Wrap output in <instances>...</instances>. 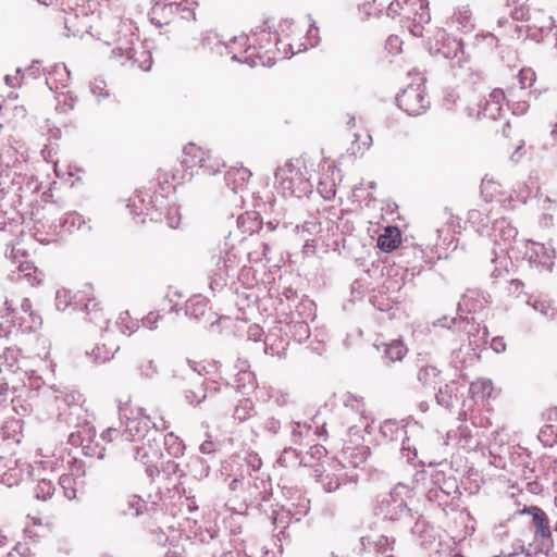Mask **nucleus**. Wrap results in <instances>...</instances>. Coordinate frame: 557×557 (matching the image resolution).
<instances>
[{
	"instance_id": "nucleus-1",
	"label": "nucleus",
	"mask_w": 557,
	"mask_h": 557,
	"mask_svg": "<svg viewBox=\"0 0 557 557\" xmlns=\"http://www.w3.org/2000/svg\"><path fill=\"white\" fill-rule=\"evenodd\" d=\"M30 393L34 396L53 395L54 401L58 406V418L60 421L66 423L69 426H74V431L69 435V443L75 447H82L84 454L87 456L96 455L92 448V443L96 438V430L88 420L87 410L83 407V395L75 391L53 389L51 386H42L38 381L30 383ZM104 448L97 453L99 459L103 458Z\"/></svg>"
},
{
	"instance_id": "nucleus-2",
	"label": "nucleus",
	"mask_w": 557,
	"mask_h": 557,
	"mask_svg": "<svg viewBox=\"0 0 557 557\" xmlns=\"http://www.w3.org/2000/svg\"><path fill=\"white\" fill-rule=\"evenodd\" d=\"M423 81L424 78L421 74L416 72L413 82L396 97L398 108L410 116L421 115L430 108V101L424 92Z\"/></svg>"
},
{
	"instance_id": "nucleus-3",
	"label": "nucleus",
	"mask_w": 557,
	"mask_h": 557,
	"mask_svg": "<svg viewBox=\"0 0 557 557\" xmlns=\"http://www.w3.org/2000/svg\"><path fill=\"white\" fill-rule=\"evenodd\" d=\"M272 484L264 474L249 473L243 500L247 508L268 513L267 506L272 502Z\"/></svg>"
},
{
	"instance_id": "nucleus-4",
	"label": "nucleus",
	"mask_w": 557,
	"mask_h": 557,
	"mask_svg": "<svg viewBox=\"0 0 557 557\" xmlns=\"http://www.w3.org/2000/svg\"><path fill=\"white\" fill-rule=\"evenodd\" d=\"M527 1L528 0H506V5L512 8L509 14L516 21H525L529 29L539 30L542 34V38H544V36L553 29V17L540 10L531 12L524 5Z\"/></svg>"
},
{
	"instance_id": "nucleus-5",
	"label": "nucleus",
	"mask_w": 557,
	"mask_h": 557,
	"mask_svg": "<svg viewBox=\"0 0 557 557\" xmlns=\"http://www.w3.org/2000/svg\"><path fill=\"white\" fill-rule=\"evenodd\" d=\"M113 58H125L121 62L122 65H125L127 62L132 67H137L143 71H149L152 65V58L150 51L144 48L143 45L129 46L128 44L124 46H117L112 50Z\"/></svg>"
},
{
	"instance_id": "nucleus-6",
	"label": "nucleus",
	"mask_w": 557,
	"mask_h": 557,
	"mask_svg": "<svg viewBox=\"0 0 557 557\" xmlns=\"http://www.w3.org/2000/svg\"><path fill=\"white\" fill-rule=\"evenodd\" d=\"M380 510L384 518L389 521L407 520L411 517V510L407 503L400 497L398 487L389 493L380 505Z\"/></svg>"
},
{
	"instance_id": "nucleus-7",
	"label": "nucleus",
	"mask_w": 557,
	"mask_h": 557,
	"mask_svg": "<svg viewBox=\"0 0 557 557\" xmlns=\"http://www.w3.org/2000/svg\"><path fill=\"white\" fill-rule=\"evenodd\" d=\"M522 513L531 516V527L534 530L535 537L541 540L543 547H549L554 540L546 512L537 506H530L524 507Z\"/></svg>"
},
{
	"instance_id": "nucleus-8",
	"label": "nucleus",
	"mask_w": 557,
	"mask_h": 557,
	"mask_svg": "<svg viewBox=\"0 0 557 557\" xmlns=\"http://www.w3.org/2000/svg\"><path fill=\"white\" fill-rule=\"evenodd\" d=\"M381 435L389 443L407 440V434H420L421 426L418 423H403L388 419L380 425Z\"/></svg>"
},
{
	"instance_id": "nucleus-9",
	"label": "nucleus",
	"mask_w": 557,
	"mask_h": 557,
	"mask_svg": "<svg viewBox=\"0 0 557 557\" xmlns=\"http://www.w3.org/2000/svg\"><path fill=\"white\" fill-rule=\"evenodd\" d=\"M156 422L147 416L128 418L126 421L125 431L121 436L131 442H139L145 440V436L154 429Z\"/></svg>"
},
{
	"instance_id": "nucleus-10",
	"label": "nucleus",
	"mask_w": 557,
	"mask_h": 557,
	"mask_svg": "<svg viewBox=\"0 0 557 557\" xmlns=\"http://www.w3.org/2000/svg\"><path fill=\"white\" fill-rule=\"evenodd\" d=\"M185 152L187 156L193 154L194 164H199V170L205 174H215L220 168L224 165L220 160L212 158L209 153L202 151L201 148L194 144L186 146Z\"/></svg>"
},
{
	"instance_id": "nucleus-11",
	"label": "nucleus",
	"mask_w": 557,
	"mask_h": 557,
	"mask_svg": "<svg viewBox=\"0 0 557 557\" xmlns=\"http://www.w3.org/2000/svg\"><path fill=\"white\" fill-rule=\"evenodd\" d=\"M554 249L544 244H532L529 252V261L532 265L541 270H552L554 264Z\"/></svg>"
},
{
	"instance_id": "nucleus-12",
	"label": "nucleus",
	"mask_w": 557,
	"mask_h": 557,
	"mask_svg": "<svg viewBox=\"0 0 557 557\" xmlns=\"http://www.w3.org/2000/svg\"><path fill=\"white\" fill-rule=\"evenodd\" d=\"M494 242L500 246L502 251L509 249L511 242L517 237L518 231L505 219L496 221L494 224Z\"/></svg>"
},
{
	"instance_id": "nucleus-13",
	"label": "nucleus",
	"mask_w": 557,
	"mask_h": 557,
	"mask_svg": "<svg viewBox=\"0 0 557 557\" xmlns=\"http://www.w3.org/2000/svg\"><path fill=\"white\" fill-rule=\"evenodd\" d=\"M315 480L322 486L323 491L326 493H332L338 490V487L344 483V479H349L351 482H357V475H347V474H336L333 472H319L315 471Z\"/></svg>"
},
{
	"instance_id": "nucleus-14",
	"label": "nucleus",
	"mask_w": 557,
	"mask_h": 557,
	"mask_svg": "<svg viewBox=\"0 0 557 557\" xmlns=\"http://www.w3.org/2000/svg\"><path fill=\"white\" fill-rule=\"evenodd\" d=\"M132 451L134 459L146 466L149 475L157 471L154 463L162 457V453H158L156 448L147 449L146 446L140 445L133 446Z\"/></svg>"
},
{
	"instance_id": "nucleus-15",
	"label": "nucleus",
	"mask_w": 557,
	"mask_h": 557,
	"mask_svg": "<svg viewBox=\"0 0 557 557\" xmlns=\"http://www.w3.org/2000/svg\"><path fill=\"white\" fill-rule=\"evenodd\" d=\"M251 175L247 168L233 166L225 173V183L236 194L244 189Z\"/></svg>"
},
{
	"instance_id": "nucleus-16",
	"label": "nucleus",
	"mask_w": 557,
	"mask_h": 557,
	"mask_svg": "<svg viewBox=\"0 0 557 557\" xmlns=\"http://www.w3.org/2000/svg\"><path fill=\"white\" fill-rule=\"evenodd\" d=\"M463 387L458 381H450L444 386H441L435 395L436 401L440 406L450 408L458 400L460 389Z\"/></svg>"
},
{
	"instance_id": "nucleus-17",
	"label": "nucleus",
	"mask_w": 557,
	"mask_h": 557,
	"mask_svg": "<svg viewBox=\"0 0 557 557\" xmlns=\"http://www.w3.org/2000/svg\"><path fill=\"white\" fill-rule=\"evenodd\" d=\"M450 25L463 33H469L473 29L472 11L468 4L460 5L454 11L450 17Z\"/></svg>"
},
{
	"instance_id": "nucleus-18",
	"label": "nucleus",
	"mask_w": 557,
	"mask_h": 557,
	"mask_svg": "<svg viewBox=\"0 0 557 557\" xmlns=\"http://www.w3.org/2000/svg\"><path fill=\"white\" fill-rule=\"evenodd\" d=\"M182 169H174L172 173V180L176 184H181L185 181L191 180V177L198 173L199 164H194L193 154H186L185 148L183 149V159L181 160Z\"/></svg>"
},
{
	"instance_id": "nucleus-19",
	"label": "nucleus",
	"mask_w": 557,
	"mask_h": 557,
	"mask_svg": "<svg viewBox=\"0 0 557 557\" xmlns=\"http://www.w3.org/2000/svg\"><path fill=\"white\" fill-rule=\"evenodd\" d=\"M268 513H264L276 528H286L289 523L296 522L290 509L284 505H273L272 502L267 506Z\"/></svg>"
},
{
	"instance_id": "nucleus-20",
	"label": "nucleus",
	"mask_w": 557,
	"mask_h": 557,
	"mask_svg": "<svg viewBox=\"0 0 557 557\" xmlns=\"http://www.w3.org/2000/svg\"><path fill=\"white\" fill-rule=\"evenodd\" d=\"M394 540L389 541L385 535H377L375 539L372 536H362L360 539L362 550H374L376 554L382 555L393 549L392 544H394Z\"/></svg>"
},
{
	"instance_id": "nucleus-21",
	"label": "nucleus",
	"mask_w": 557,
	"mask_h": 557,
	"mask_svg": "<svg viewBox=\"0 0 557 557\" xmlns=\"http://www.w3.org/2000/svg\"><path fill=\"white\" fill-rule=\"evenodd\" d=\"M383 358L387 363H394L403 360L408 349L401 339H393L389 343H383Z\"/></svg>"
},
{
	"instance_id": "nucleus-22",
	"label": "nucleus",
	"mask_w": 557,
	"mask_h": 557,
	"mask_svg": "<svg viewBox=\"0 0 557 557\" xmlns=\"http://www.w3.org/2000/svg\"><path fill=\"white\" fill-rule=\"evenodd\" d=\"M277 463L286 468H297L300 466L307 467L310 465L306 456L300 455L297 449L292 447L283 449L277 458Z\"/></svg>"
},
{
	"instance_id": "nucleus-23",
	"label": "nucleus",
	"mask_w": 557,
	"mask_h": 557,
	"mask_svg": "<svg viewBox=\"0 0 557 557\" xmlns=\"http://www.w3.org/2000/svg\"><path fill=\"white\" fill-rule=\"evenodd\" d=\"M463 42L461 39H448L447 44H444L442 48L437 50V53L445 59L457 60L460 65L466 60L463 52Z\"/></svg>"
},
{
	"instance_id": "nucleus-24",
	"label": "nucleus",
	"mask_w": 557,
	"mask_h": 557,
	"mask_svg": "<svg viewBox=\"0 0 557 557\" xmlns=\"http://www.w3.org/2000/svg\"><path fill=\"white\" fill-rule=\"evenodd\" d=\"M400 243V232L395 226H387L383 234L377 237V247L385 252H391Z\"/></svg>"
},
{
	"instance_id": "nucleus-25",
	"label": "nucleus",
	"mask_w": 557,
	"mask_h": 557,
	"mask_svg": "<svg viewBox=\"0 0 557 557\" xmlns=\"http://www.w3.org/2000/svg\"><path fill=\"white\" fill-rule=\"evenodd\" d=\"M541 95V91L539 90H529V91H521V95L517 100H508V103H510L512 113L516 115H522L527 113L529 110L531 102L533 100H537L539 96Z\"/></svg>"
},
{
	"instance_id": "nucleus-26",
	"label": "nucleus",
	"mask_w": 557,
	"mask_h": 557,
	"mask_svg": "<svg viewBox=\"0 0 557 557\" xmlns=\"http://www.w3.org/2000/svg\"><path fill=\"white\" fill-rule=\"evenodd\" d=\"M366 461V454L363 451H356L355 449H348L343 451L341 459L333 466L334 470L345 469L348 467L357 468L359 465Z\"/></svg>"
},
{
	"instance_id": "nucleus-27",
	"label": "nucleus",
	"mask_w": 557,
	"mask_h": 557,
	"mask_svg": "<svg viewBox=\"0 0 557 557\" xmlns=\"http://www.w3.org/2000/svg\"><path fill=\"white\" fill-rule=\"evenodd\" d=\"M215 267L216 269L213 270V273L209 276V285L212 292L221 290L224 286H226V278L228 276L227 264L224 259L219 257Z\"/></svg>"
},
{
	"instance_id": "nucleus-28",
	"label": "nucleus",
	"mask_w": 557,
	"mask_h": 557,
	"mask_svg": "<svg viewBox=\"0 0 557 557\" xmlns=\"http://www.w3.org/2000/svg\"><path fill=\"white\" fill-rule=\"evenodd\" d=\"M419 434H407V440H404L400 442V454L401 457L406 459V461L412 466H417L418 463H421V461H418V449H417V436Z\"/></svg>"
},
{
	"instance_id": "nucleus-29",
	"label": "nucleus",
	"mask_w": 557,
	"mask_h": 557,
	"mask_svg": "<svg viewBox=\"0 0 557 557\" xmlns=\"http://www.w3.org/2000/svg\"><path fill=\"white\" fill-rule=\"evenodd\" d=\"M166 429L165 421L161 420L160 424H154V429L150 431L145 440H141L140 446H146L147 449L156 448L158 453H162L163 433L162 430Z\"/></svg>"
},
{
	"instance_id": "nucleus-30",
	"label": "nucleus",
	"mask_w": 557,
	"mask_h": 557,
	"mask_svg": "<svg viewBox=\"0 0 557 557\" xmlns=\"http://www.w3.org/2000/svg\"><path fill=\"white\" fill-rule=\"evenodd\" d=\"M285 334L297 343H302L310 336V329L305 321H290L285 326Z\"/></svg>"
},
{
	"instance_id": "nucleus-31",
	"label": "nucleus",
	"mask_w": 557,
	"mask_h": 557,
	"mask_svg": "<svg viewBox=\"0 0 557 557\" xmlns=\"http://www.w3.org/2000/svg\"><path fill=\"white\" fill-rule=\"evenodd\" d=\"M482 308L483 302L480 299V293L475 290H468L458 302V311L460 312H476Z\"/></svg>"
},
{
	"instance_id": "nucleus-32",
	"label": "nucleus",
	"mask_w": 557,
	"mask_h": 557,
	"mask_svg": "<svg viewBox=\"0 0 557 557\" xmlns=\"http://www.w3.org/2000/svg\"><path fill=\"white\" fill-rule=\"evenodd\" d=\"M419 10L414 11L412 15V20L414 23V28L412 33L414 36H423L422 34V25L428 24L431 21V15L429 11V4L424 0H418Z\"/></svg>"
},
{
	"instance_id": "nucleus-33",
	"label": "nucleus",
	"mask_w": 557,
	"mask_h": 557,
	"mask_svg": "<svg viewBox=\"0 0 557 557\" xmlns=\"http://www.w3.org/2000/svg\"><path fill=\"white\" fill-rule=\"evenodd\" d=\"M493 392V384L492 381L486 379H480L474 382H472L469 386V393L471 397L478 401V400H484L485 398L490 397Z\"/></svg>"
},
{
	"instance_id": "nucleus-34",
	"label": "nucleus",
	"mask_w": 557,
	"mask_h": 557,
	"mask_svg": "<svg viewBox=\"0 0 557 557\" xmlns=\"http://www.w3.org/2000/svg\"><path fill=\"white\" fill-rule=\"evenodd\" d=\"M284 506L290 509V512L294 515V520L298 522L309 512L310 500L299 494L295 502L288 500Z\"/></svg>"
},
{
	"instance_id": "nucleus-35",
	"label": "nucleus",
	"mask_w": 557,
	"mask_h": 557,
	"mask_svg": "<svg viewBox=\"0 0 557 557\" xmlns=\"http://www.w3.org/2000/svg\"><path fill=\"white\" fill-rule=\"evenodd\" d=\"M208 302L199 297L188 299L185 307V314L191 319L200 320L207 312Z\"/></svg>"
},
{
	"instance_id": "nucleus-36",
	"label": "nucleus",
	"mask_w": 557,
	"mask_h": 557,
	"mask_svg": "<svg viewBox=\"0 0 557 557\" xmlns=\"http://www.w3.org/2000/svg\"><path fill=\"white\" fill-rule=\"evenodd\" d=\"M200 382L195 386V388H187L184 391V398L186 403L190 406H198L203 403L207 398V389L205 387V382L200 380L199 375H195Z\"/></svg>"
},
{
	"instance_id": "nucleus-37",
	"label": "nucleus",
	"mask_w": 557,
	"mask_h": 557,
	"mask_svg": "<svg viewBox=\"0 0 557 557\" xmlns=\"http://www.w3.org/2000/svg\"><path fill=\"white\" fill-rule=\"evenodd\" d=\"M257 413L252 400L245 398L238 401L234 409V419L238 422H245L248 419L255 417Z\"/></svg>"
},
{
	"instance_id": "nucleus-38",
	"label": "nucleus",
	"mask_w": 557,
	"mask_h": 557,
	"mask_svg": "<svg viewBox=\"0 0 557 557\" xmlns=\"http://www.w3.org/2000/svg\"><path fill=\"white\" fill-rule=\"evenodd\" d=\"M98 306V302L94 299H88V301L84 304V310L86 311L89 321L101 327L102 324L108 323V320L106 319L102 309Z\"/></svg>"
},
{
	"instance_id": "nucleus-39",
	"label": "nucleus",
	"mask_w": 557,
	"mask_h": 557,
	"mask_svg": "<svg viewBox=\"0 0 557 557\" xmlns=\"http://www.w3.org/2000/svg\"><path fill=\"white\" fill-rule=\"evenodd\" d=\"M55 492V485L53 484L51 479L42 478L40 479L36 486L34 487V495L39 500H48L50 499Z\"/></svg>"
},
{
	"instance_id": "nucleus-40",
	"label": "nucleus",
	"mask_w": 557,
	"mask_h": 557,
	"mask_svg": "<svg viewBox=\"0 0 557 557\" xmlns=\"http://www.w3.org/2000/svg\"><path fill=\"white\" fill-rule=\"evenodd\" d=\"M165 4L157 3L152 8L151 12V21L157 22L159 25L170 24L177 17V13L175 10H165Z\"/></svg>"
},
{
	"instance_id": "nucleus-41",
	"label": "nucleus",
	"mask_w": 557,
	"mask_h": 557,
	"mask_svg": "<svg viewBox=\"0 0 557 557\" xmlns=\"http://www.w3.org/2000/svg\"><path fill=\"white\" fill-rule=\"evenodd\" d=\"M85 223L83 216L77 212H67L64 218L60 220V226L64 232L72 233L79 230Z\"/></svg>"
},
{
	"instance_id": "nucleus-42",
	"label": "nucleus",
	"mask_w": 557,
	"mask_h": 557,
	"mask_svg": "<svg viewBox=\"0 0 557 557\" xmlns=\"http://www.w3.org/2000/svg\"><path fill=\"white\" fill-rule=\"evenodd\" d=\"M440 371L433 366H424L417 373L418 381L423 386H432L437 383Z\"/></svg>"
},
{
	"instance_id": "nucleus-43",
	"label": "nucleus",
	"mask_w": 557,
	"mask_h": 557,
	"mask_svg": "<svg viewBox=\"0 0 557 557\" xmlns=\"http://www.w3.org/2000/svg\"><path fill=\"white\" fill-rule=\"evenodd\" d=\"M162 445L169 451L171 456L178 457L183 455L184 445L183 442L175 436L173 433L163 434Z\"/></svg>"
},
{
	"instance_id": "nucleus-44",
	"label": "nucleus",
	"mask_w": 557,
	"mask_h": 557,
	"mask_svg": "<svg viewBox=\"0 0 557 557\" xmlns=\"http://www.w3.org/2000/svg\"><path fill=\"white\" fill-rule=\"evenodd\" d=\"M116 324L120 329V331L123 334H127L128 336L138 330L139 327V321L133 320L128 313V311H124L120 313L119 319L116 321Z\"/></svg>"
},
{
	"instance_id": "nucleus-45",
	"label": "nucleus",
	"mask_w": 557,
	"mask_h": 557,
	"mask_svg": "<svg viewBox=\"0 0 557 557\" xmlns=\"http://www.w3.org/2000/svg\"><path fill=\"white\" fill-rule=\"evenodd\" d=\"M59 486L69 500L76 498V479L72 474H62L59 478Z\"/></svg>"
},
{
	"instance_id": "nucleus-46",
	"label": "nucleus",
	"mask_w": 557,
	"mask_h": 557,
	"mask_svg": "<svg viewBox=\"0 0 557 557\" xmlns=\"http://www.w3.org/2000/svg\"><path fill=\"white\" fill-rule=\"evenodd\" d=\"M164 9L165 10H175V12L177 13V17H180L181 20L189 21V20L195 18L194 10L188 8L183 2L173 1V2L165 3Z\"/></svg>"
},
{
	"instance_id": "nucleus-47",
	"label": "nucleus",
	"mask_w": 557,
	"mask_h": 557,
	"mask_svg": "<svg viewBox=\"0 0 557 557\" xmlns=\"http://www.w3.org/2000/svg\"><path fill=\"white\" fill-rule=\"evenodd\" d=\"M527 302L545 318H552L554 315V308L547 300L530 297Z\"/></svg>"
},
{
	"instance_id": "nucleus-48",
	"label": "nucleus",
	"mask_w": 557,
	"mask_h": 557,
	"mask_svg": "<svg viewBox=\"0 0 557 557\" xmlns=\"http://www.w3.org/2000/svg\"><path fill=\"white\" fill-rule=\"evenodd\" d=\"M518 79L520 84V90L527 91V88L533 86L534 82L536 81V75L531 67H524L520 70L518 74Z\"/></svg>"
},
{
	"instance_id": "nucleus-49",
	"label": "nucleus",
	"mask_w": 557,
	"mask_h": 557,
	"mask_svg": "<svg viewBox=\"0 0 557 557\" xmlns=\"http://www.w3.org/2000/svg\"><path fill=\"white\" fill-rule=\"evenodd\" d=\"M52 75L61 76L60 82H61L62 87H65L67 85V82L70 78V71H67V69L64 64L55 65L53 73L50 74V76L46 78V84L48 85V87L51 90L53 89V84L51 83ZM54 88H58V86H54Z\"/></svg>"
},
{
	"instance_id": "nucleus-50",
	"label": "nucleus",
	"mask_w": 557,
	"mask_h": 557,
	"mask_svg": "<svg viewBox=\"0 0 557 557\" xmlns=\"http://www.w3.org/2000/svg\"><path fill=\"white\" fill-rule=\"evenodd\" d=\"M69 306H74V308H76L77 301L72 302V298L69 290H58L55 295L57 309L60 311H64Z\"/></svg>"
},
{
	"instance_id": "nucleus-51",
	"label": "nucleus",
	"mask_w": 557,
	"mask_h": 557,
	"mask_svg": "<svg viewBox=\"0 0 557 557\" xmlns=\"http://www.w3.org/2000/svg\"><path fill=\"white\" fill-rule=\"evenodd\" d=\"M146 508V502L137 495H133L128 500V509L124 513H129L134 517L139 516Z\"/></svg>"
},
{
	"instance_id": "nucleus-52",
	"label": "nucleus",
	"mask_w": 557,
	"mask_h": 557,
	"mask_svg": "<svg viewBox=\"0 0 557 557\" xmlns=\"http://www.w3.org/2000/svg\"><path fill=\"white\" fill-rule=\"evenodd\" d=\"M539 440L545 446H553L557 442V433L552 425H545L539 433Z\"/></svg>"
},
{
	"instance_id": "nucleus-53",
	"label": "nucleus",
	"mask_w": 557,
	"mask_h": 557,
	"mask_svg": "<svg viewBox=\"0 0 557 557\" xmlns=\"http://www.w3.org/2000/svg\"><path fill=\"white\" fill-rule=\"evenodd\" d=\"M506 99L505 92L502 89H494L488 99L486 100V110H490V107H495L496 111L502 110V103Z\"/></svg>"
},
{
	"instance_id": "nucleus-54",
	"label": "nucleus",
	"mask_w": 557,
	"mask_h": 557,
	"mask_svg": "<svg viewBox=\"0 0 557 557\" xmlns=\"http://www.w3.org/2000/svg\"><path fill=\"white\" fill-rule=\"evenodd\" d=\"M412 8H404V5L400 4V0H395L389 3L387 8V15L395 17L396 15L404 14L407 17H411Z\"/></svg>"
},
{
	"instance_id": "nucleus-55",
	"label": "nucleus",
	"mask_w": 557,
	"mask_h": 557,
	"mask_svg": "<svg viewBox=\"0 0 557 557\" xmlns=\"http://www.w3.org/2000/svg\"><path fill=\"white\" fill-rule=\"evenodd\" d=\"M181 222V214L178 208L169 207L165 214V223L171 228H177Z\"/></svg>"
},
{
	"instance_id": "nucleus-56",
	"label": "nucleus",
	"mask_w": 557,
	"mask_h": 557,
	"mask_svg": "<svg viewBox=\"0 0 557 557\" xmlns=\"http://www.w3.org/2000/svg\"><path fill=\"white\" fill-rule=\"evenodd\" d=\"M246 465L249 473L259 474V470L262 467V460L257 454H249L246 459Z\"/></svg>"
},
{
	"instance_id": "nucleus-57",
	"label": "nucleus",
	"mask_w": 557,
	"mask_h": 557,
	"mask_svg": "<svg viewBox=\"0 0 557 557\" xmlns=\"http://www.w3.org/2000/svg\"><path fill=\"white\" fill-rule=\"evenodd\" d=\"M292 172H293V164H292V162H287L283 168H278L275 171V180L280 181L282 184H285L286 182H288L289 185L287 186V188H290L292 180H289V177L287 176V173H292Z\"/></svg>"
},
{
	"instance_id": "nucleus-58",
	"label": "nucleus",
	"mask_w": 557,
	"mask_h": 557,
	"mask_svg": "<svg viewBox=\"0 0 557 557\" xmlns=\"http://www.w3.org/2000/svg\"><path fill=\"white\" fill-rule=\"evenodd\" d=\"M14 317L12 312L7 314L0 313V332H4L5 334H10L14 329Z\"/></svg>"
},
{
	"instance_id": "nucleus-59",
	"label": "nucleus",
	"mask_w": 557,
	"mask_h": 557,
	"mask_svg": "<svg viewBox=\"0 0 557 557\" xmlns=\"http://www.w3.org/2000/svg\"><path fill=\"white\" fill-rule=\"evenodd\" d=\"M160 319L161 315L158 311H151L145 318L141 319V324L143 326L152 331L158 327V321Z\"/></svg>"
},
{
	"instance_id": "nucleus-60",
	"label": "nucleus",
	"mask_w": 557,
	"mask_h": 557,
	"mask_svg": "<svg viewBox=\"0 0 557 557\" xmlns=\"http://www.w3.org/2000/svg\"><path fill=\"white\" fill-rule=\"evenodd\" d=\"M14 360V351L7 349L3 356H0V372L3 371V367H5L8 371H13Z\"/></svg>"
},
{
	"instance_id": "nucleus-61",
	"label": "nucleus",
	"mask_w": 557,
	"mask_h": 557,
	"mask_svg": "<svg viewBox=\"0 0 557 557\" xmlns=\"http://www.w3.org/2000/svg\"><path fill=\"white\" fill-rule=\"evenodd\" d=\"M141 375L152 377L157 374L158 368L153 360H147L140 366Z\"/></svg>"
},
{
	"instance_id": "nucleus-62",
	"label": "nucleus",
	"mask_w": 557,
	"mask_h": 557,
	"mask_svg": "<svg viewBox=\"0 0 557 557\" xmlns=\"http://www.w3.org/2000/svg\"><path fill=\"white\" fill-rule=\"evenodd\" d=\"M506 289L508 292V295L519 297L523 289V283L520 280L511 278L510 281H508Z\"/></svg>"
},
{
	"instance_id": "nucleus-63",
	"label": "nucleus",
	"mask_w": 557,
	"mask_h": 557,
	"mask_svg": "<svg viewBox=\"0 0 557 557\" xmlns=\"http://www.w3.org/2000/svg\"><path fill=\"white\" fill-rule=\"evenodd\" d=\"M325 454L326 449L322 445H313L305 456L308 462H310V459H321Z\"/></svg>"
},
{
	"instance_id": "nucleus-64",
	"label": "nucleus",
	"mask_w": 557,
	"mask_h": 557,
	"mask_svg": "<svg viewBox=\"0 0 557 557\" xmlns=\"http://www.w3.org/2000/svg\"><path fill=\"white\" fill-rule=\"evenodd\" d=\"M7 557H32V556L28 553V548L25 545L17 543L12 548V550L7 554Z\"/></svg>"
}]
</instances>
